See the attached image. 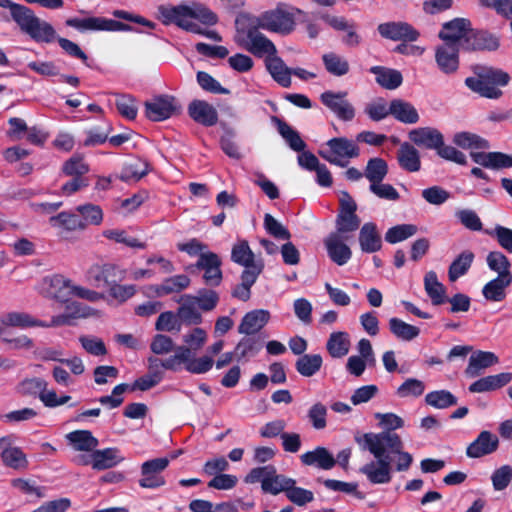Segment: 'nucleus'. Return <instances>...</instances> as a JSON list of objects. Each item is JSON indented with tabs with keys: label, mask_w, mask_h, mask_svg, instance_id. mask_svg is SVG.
I'll return each mask as SVG.
<instances>
[{
	"label": "nucleus",
	"mask_w": 512,
	"mask_h": 512,
	"mask_svg": "<svg viewBox=\"0 0 512 512\" xmlns=\"http://www.w3.org/2000/svg\"><path fill=\"white\" fill-rule=\"evenodd\" d=\"M375 417L387 430L380 433L357 432L354 440L362 451H369L376 459L362 466L360 472L366 475L372 484H386L392 479V456H398L395 467L397 471H407L413 462V457L410 453L403 451L404 444L401 437L393 432L404 426L403 419L394 413H376Z\"/></svg>",
	"instance_id": "nucleus-1"
},
{
	"label": "nucleus",
	"mask_w": 512,
	"mask_h": 512,
	"mask_svg": "<svg viewBox=\"0 0 512 512\" xmlns=\"http://www.w3.org/2000/svg\"><path fill=\"white\" fill-rule=\"evenodd\" d=\"M250 15H241L236 19L234 42L257 58L277 54L275 44L260 30Z\"/></svg>",
	"instance_id": "nucleus-2"
},
{
	"label": "nucleus",
	"mask_w": 512,
	"mask_h": 512,
	"mask_svg": "<svg viewBox=\"0 0 512 512\" xmlns=\"http://www.w3.org/2000/svg\"><path fill=\"white\" fill-rule=\"evenodd\" d=\"M0 7L8 8L12 20L34 41L51 43L56 38L53 26L37 17L31 8L11 0H0Z\"/></svg>",
	"instance_id": "nucleus-3"
},
{
	"label": "nucleus",
	"mask_w": 512,
	"mask_h": 512,
	"mask_svg": "<svg viewBox=\"0 0 512 512\" xmlns=\"http://www.w3.org/2000/svg\"><path fill=\"white\" fill-rule=\"evenodd\" d=\"M472 71L475 77L465 79V85L475 93L489 99H498L502 96V91L497 86H506L510 81V76L502 69L474 65Z\"/></svg>",
	"instance_id": "nucleus-4"
},
{
	"label": "nucleus",
	"mask_w": 512,
	"mask_h": 512,
	"mask_svg": "<svg viewBox=\"0 0 512 512\" xmlns=\"http://www.w3.org/2000/svg\"><path fill=\"white\" fill-rule=\"evenodd\" d=\"M300 13L301 10L297 8L279 4L274 9L264 11L258 16H251V18L263 30L286 36L295 30L296 15Z\"/></svg>",
	"instance_id": "nucleus-5"
},
{
	"label": "nucleus",
	"mask_w": 512,
	"mask_h": 512,
	"mask_svg": "<svg viewBox=\"0 0 512 512\" xmlns=\"http://www.w3.org/2000/svg\"><path fill=\"white\" fill-rule=\"evenodd\" d=\"M328 150H319V155L331 164L346 167L348 159L360 154L357 144L346 137H335L327 141Z\"/></svg>",
	"instance_id": "nucleus-6"
},
{
	"label": "nucleus",
	"mask_w": 512,
	"mask_h": 512,
	"mask_svg": "<svg viewBox=\"0 0 512 512\" xmlns=\"http://www.w3.org/2000/svg\"><path fill=\"white\" fill-rule=\"evenodd\" d=\"M190 13V6L184 4L177 6L159 5L157 7V19L164 25L175 24L188 32L195 34L203 33L200 25L189 19Z\"/></svg>",
	"instance_id": "nucleus-7"
},
{
	"label": "nucleus",
	"mask_w": 512,
	"mask_h": 512,
	"mask_svg": "<svg viewBox=\"0 0 512 512\" xmlns=\"http://www.w3.org/2000/svg\"><path fill=\"white\" fill-rule=\"evenodd\" d=\"M73 315L69 313L53 316L50 322H44L33 318L30 314L25 312H10L3 316L1 322L5 326L13 327H60L64 325H71Z\"/></svg>",
	"instance_id": "nucleus-8"
},
{
	"label": "nucleus",
	"mask_w": 512,
	"mask_h": 512,
	"mask_svg": "<svg viewBox=\"0 0 512 512\" xmlns=\"http://www.w3.org/2000/svg\"><path fill=\"white\" fill-rule=\"evenodd\" d=\"M346 97V91L334 92L328 90L320 95V101L333 112L339 120L349 122L354 119L356 110Z\"/></svg>",
	"instance_id": "nucleus-9"
},
{
	"label": "nucleus",
	"mask_w": 512,
	"mask_h": 512,
	"mask_svg": "<svg viewBox=\"0 0 512 512\" xmlns=\"http://www.w3.org/2000/svg\"><path fill=\"white\" fill-rule=\"evenodd\" d=\"M472 24L466 18H454L445 22L439 32V38L444 44L452 45L464 50V40L470 35Z\"/></svg>",
	"instance_id": "nucleus-10"
},
{
	"label": "nucleus",
	"mask_w": 512,
	"mask_h": 512,
	"mask_svg": "<svg viewBox=\"0 0 512 512\" xmlns=\"http://www.w3.org/2000/svg\"><path fill=\"white\" fill-rule=\"evenodd\" d=\"M65 24L80 31H128L131 27L120 21L103 17L69 18Z\"/></svg>",
	"instance_id": "nucleus-11"
},
{
	"label": "nucleus",
	"mask_w": 512,
	"mask_h": 512,
	"mask_svg": "<svg viewBox=\"0 0 512 512\" xmlns=\"http://www.w3.org/2000/svg\"><path fill=\"white\" fill-rule=\"evenodd\" d=\"M169 459L166 457L155 458L141 465V478L139 485L142 488L155 489L165 485L162 472L168 467Z\"/></svg>",
	"instance_id": "nucleus-12"
},
{
	"label": "nucleus",
	"mask_w": 512,
	"mask_h": 512,
	"mask_svg": "<svg viewBox=\"0 0 512 512\" xmlns=\"http://www.w3.org/2000/svg\"><path fill=\"white\" fill-rule=\"evenodd\" d=\"M377 31L382 38L392 41L415 42L420 37V32L404 21L381 23L378 25Z\"/></svg>",
	"instance_id": "nucleus-13"
},
{
	"label": "nucleus",
	"mask_w": 512,
	"mask_h": 512,
	"mask_svg": "<svg viewBox=\"0 0 512 512\" xmlns=\"http://www.w3.org/2000/svg\"><path fill=\"white\" fill-rule=\"evenodd\" d=\"M179 111L180 106L173 96L161 95L145 102V114L151 121H163Z\"/></svg>",
	"instance_id": "nucleus-14"
},
{
	"label": "nucleus",
	"mask_w": 512,
	"mask_h": 512,
	"mask_svg": "<svg viewBox=\"0 0 512 512\" xmlns=\"http://www.w3.org/2000/svg\"><path fill=\"white\" fill-rule=\"evenodd\" d=\"M221 265L220 257L214 252L207 251L200 254L194 266L204 271L203 279L206 285L215 287L220 285L223 278Z\"/></svg>",
	"instance_id": "nucleus-15"
},
{
	"label": "nucleus",
	"mask_w": 512,
	"mask_h": 512,
	"mask_svg": "<svg viewBox=\"0 0 512 512\" xmlns=\"http://www.w3.org/2000/svg\"><path fill=\"white\" fill-rule=\"evenodd\" d=\"M42 285L44 294L48 298L59 302H67L72 296V282L63 275L47 276L43 279Z\"/></svg>",
	"instance_id": "nucleus-16"
},
{
	"label": "nucleus",
	"mask_w": 512,
	"mask_h": 512,
	"mask_svg": "<svg viewBox=\"0 0 512 512\" xmlns=\"http://www.w3.org/2000/svg\"><path fill=\"white\" fill-rule=\"evenodd\" d=\"M97 288H110L125 278V271L112 263L94 265L89 271Z\"/></svg>",
	"instance_id": "nucleus-17"
},
{
	"label": "nucleus",
	"mask_w": 512,
	"mask_h": 512,
	"mask_svg": "<svg viewBox=\"0 0 512 512\" xmlns=\"http://www.w3.org/2000/svg\"><path fill=\"white\" fill-rule=\"evenodd\" d=\"M345 240H348V237L339 233H330L324 240L329 258L339 266L346 264L352 256L351 249L344 243Z\"/></svg>",
	"instance_id": "nucleus-18"
},
{
	"label": "nucleus",
	"mask_w": 512,
	"mask_h": 512,
	"mask_svg": "<svg viewBox=\"0 0 512 512\" xmlns=\"http://www.w3.org/2000/svg\"><path fill=\"white\" fill-rule=\"evenodd\" d=\"M187 112L191 119L205 127L214 126L218 122L216 108L204 100L195 99L191 101Z\"/></svg>",
	"instance_id": "nucleus-19"
},
{
	"label": "nucleus",
	"mask_w": 512,
	"mask_h": 512,
	"mask_svg": "<svg viewBox=\"0 0 512 512\" xmlns=\"http://www.w3.org/2000/svg\"><path fill=\"white\" fill-rule=\"evenodd\" d=\"M499 447L498 437L490 431H482L478 437L469 444L466 455L469 458H480L494 453Z\"/></svg>",
	"instance_id": "nucleus-20"
},
{
	"label": "nucleus",
	"mask_w": 512,
	"mask_h": 512,
	"mask_svg": "<svg viewBox=\"0 0 512 512\" xmlns=\"http://www.w3.org/2000/svg\"><path fill=\"white\" fill-rule=\"evenodd\" d=\"M470 157L476 164L494 170L512 167V155L502 152H470Z\"/></svg>",
	"instance_id": "nucleus-21"
},
{
	"label": "nucleus",
	"mask_w": 512,
	"mask_h": 512,
	"mask_svg": "<svg viewBox=\"0 0 512 512\" xmlns=\"http://www.w3.org/2000/svg\"><path fill=\"white\" fill-rule=\"evenodd\" d=\"M461 48L442 44L435 50L438 68L445 74H454L459 68V50Z\"/></svg>",
	"instance_id": "nucleus-22"
},
{
	"label": "nucleus",
	"mask_w": 512,
	"mask_h": 512,
	"mask_svg": "<svg viewBox=\"0 0 512 512\" xmlns=\"http://www.w3.org/2000/svg\"><path fill=\"white\" fill-rule=\"evenodd\" d=\"M499 45L498 37L483 30L472 29L470 35L464 40L465 51H495L499 48Z\"/></svg>",
	"instance_id": "nucleus-23"
},
{
	"label": "nucleus",
	"mask_w": 512,
	"mask_h": 512,
	"mask_svg": "<svg viewBox=\"0 0 512 512\" xmlns=\"http://www.w3.org/2000/svg\"><path fill=\"white\" fill-rule=\"evenodd\" d=\"M177 302L180 304L177 309V316L180 319L181 324L183 323L190 326L202 323L203 318L195 304L194 295L184 294L177 300Z\"/></svg>",
	"instance_id": "nucleus-24"
},
{
	"label": "nucleus",
	"mask_w": 512,
	"mask_h": 512,
	"mask_svg": "<svg viewBox=\"0 0 512 512\" xmlns=\"http://www.w3.org/2000/svg\"><path fill=\"white\" fill-rule=\"evenodd\" d=\"M410 140L417 146L437 150L442 144L443 134L436 128L421 127L409 133Z\"/></svg>",
	"instance_id": "nucleus-25"
},
{
	"label": "nucleus",
	"mask_w": 512,
	"mask_h": 512,
	"mask_svg": "<svg viewBox=\"0 0 512 512\" xmlns=\"http://www.w3.org/2000/svg\"><path fill=\"white\" fill-rule=\"evenodd\" d=\"M270 313L267 310L257 309L244 315L238 332L240 334L252 335L259 332L269 321Z\"/></svg>",
	"instance_id": "nucleus-26"
},
{
	"label": "nucleus",
	"mask_w": 512,
	"mask_h": 512,
	"mask_svg": "<svg viewBox=\"0 0 512 512\" xmlns=\"http://www.w3.org/2000/svg\"><path fill=\"white\" fill-rule=\"evenodd\" d=\"M265 66L273 80L279 85L285 88L291 86L292 69L287 67L284 61L277 54L266 57Z\"/></svg>",
	"instance_id": "nucleus-27"
},
{
	"label": "nucleus",
	"mask_w": 512,
	"mask_h": 512,
	"mask_svg": "<svg viewBox=\"0 0 512 512\" xmlns=\"http://www.w3.org/2000/svg\"><path fill=\"white\" fill-rule=\"evenodd\" d=\"M498 362L499 359L493 352L476 351L469 358L465 374L471 378L477 377L480 375L481 370L491 367Z\"/></svg>",
	"instance_id": "nucleus-28"
},
{
	"label": "nucleus",
	"mask_w": 512,
	"mask_h": 512,
	"mask_svg": "<svg viewBox=\"0 0 512 512\" xmlns=\"http://www.w3.org/2000/svg\"><path fill=\"white\" fill-rule=\"evenodd\" d=\"M512 381V373L503 372L497 375H489L473 382L469 386L471 393H483L499 389Z\"/></svg>",
	"instance_id": "nucleus-29"
},
{
	"label": "nucleus",
	"mask_w": 512,
	"mask_h": 512,
	"mask_svg": "<svg viewBox=\"0 0 512 512\" xmlns=\"http://www.w3.org/2000/svg\"><path fill=\"white\" fill-rule=\"evenodd\" d=\"M359 244L365 253H374L382 247L381 235L373 222L365 223L359 232Z\"/></svg>",
	"instance_id": "nucleus-30"
},
{
	"label": "nucleus",
	"mask_w": 512,
	"mask_h": 512,
	"mask_svg": "<svg viewBox=\"0 0 512 512\" xmlns=\"http://www.w3.org/2000/svg\"><path fill=\"white\" fill-rule=\"evenodd\" d=\"M396 158L399 166L407 172H418L421 168L419 151L408 142L400 145Z\"/></svg>",
	"instance_id": "nucleus-31"
},
{
	"label": "nucleus",
	"mask_w": 512,
	"mask_h": 512,
	"mask_svg": "<svg viewBox=\"0 0 512 512\" xmlns=\"http://www.w3.org/2000/svg\"><path fill=\"white\" fill-rule=\"evenodd\" d=\"M300 458L304 465L316 466L323 470H330L336 464V459L325 447H317L302 454Z\"/></svg>",
	"instance_id": "nucleus-32"
},
{
	"label": "nucleus",
	"mask_w": 512,
	"mask_h": 512,
	"mask_svg": "<svg viewBox=\"0 0 512 512\" xmlns=\"http://www.w3.org/2000/svg\"><path fill=\"white\" fill-rule=\"evenodd\" d=\"M271 121L276 125L278 133L293 151L301 152L305 150L307 145L297 130L293 129L287 122L277 116H272Z\"/></svg>",
	"instance_id": "nucleus-33"
},
{
	"label": "nucleus",
	"mask_w": 512,
	"mask_h": 512,
	"mask_svg": "<svg viewBox=\"0 0 512 512\" xmlns=\"http://www.w3.org/2000/svg\"><path fill=\"white\" fill-rule=\"evenodd\" d=\"M66 440L75 451H94L99 441L89 430H75L66 435Z\"/></svg>",
	"instance_id": "nucleus-34"
},
{
	"label": "nucleus",
	"mask_w": 512,
	"mask_h": 512,
	"mask_svg": "<svg viewBox=\"0 0 512 512\" xmlns=\"http://www.w3.org/2000/svg\"><path fill=\"white\" fill-rule=\"evenodd\" d=\"M390 113L399 122L415 124L419 121V114L416 108L402 99H393L390 102Z\"/></svg>",
	"instance_id": "nucleus-35"
},
{
	"label": "nucleus",
	"mask_w": 512,
	"mask_h": 512,
	"mask_svg": "<svg viewBox=\"0 0 512 512\" xmlns=\"http://www.w3.org/2000/svg\"><path fill=\"white\" fill-rule=\"evenodd\" d=\"M369 71L376 76V82L385 89L394 90L402 84L403 77L398 70L383 66H373Z\"/></svg>",
	"instance_id": "nucleus-36"
},
{
	"label": "nucleus",
	"mask_w": 512,
	"mask_h": 512,
	"mask_svg": "<svg viewBox=\"0 0 512 512\" xmlns=\"http://www.w3.org/2000/svg\"><path fill=\"white\" fill-rule=\"evenodd\" d=\"M503 276L496 277L484 285L482 294L486 300L500 302L506 298V288L511 285L512 279Z\"/></svg>",
	"instance_id": "nucleus-37"
},
{
	"label": "nucleus",
	"mask_w": 512,
	"mask_h": 512,
	"mask_svg": "<svg viewBox=\"0 0 512 512\" xmlns=\"http://www.w3.org/2000/svg\"><path fill=\"white\" fill-rule=\"evenodd\" d=\"M424 287L433 305L438 306L446 302V288L438 281L437 274L434 271L426 273Z\"/></svg>",
	"instance_id": "nucleus-38"
},
{
	"label": "nucleus",
	"mask_w": 512,
	"mask_h": 512,
	"mask_svg": "<svg viewBox=\"0 0 512 512\" xmlns=\"http://www.w3.org/2000/svg\"><path fill=\"white\" fill-rule=\"evenodd\" d=\"M349 335L346 332H333L330 334L326 349L331 357L342 358L348 354L350 349Z\"/></svg>",
	"instance_id": "nucleus-39"
},
{
	"label": "nucleus",
	"mask_w": 512,
	"mask_h": 512,
	"mask_svg": "<svg viewBox=\"0 0 512 512\" xmlns=\"http://www.w3.org/2000/svg\"><path fill=\"white\" fill-rule=\"evenodd\" d=\"M118 448H106L102 450H94V470H106L116 466L123 461Z\"/></svg>",
	"instance_id": "nucleus-40"
},
{
	"label": "nucleus",
	"mask_w": 512,
	"mask_h": 512,
	"mask_svg": "<svg viewBox=\"0 0 512 512\" xmlns=\"http://www.w3.org/2000/svg\"><path fill=\"white\" fill-rule=\"evenodd\" d=\"M322 364L320 354H304L296 360L295 369L303 377H312L320 371Z\"/></svg>",
	"instance_id": "nucleus-41"
},
{
	"label": "nucleus",
	"mask_w": 512,
	"mask_h": 512,
	"mask_svg": "<svg viewBox=\"0 0 512 512\" xmlns=\"http://www.w3.org/2000/svg\"><path fill=\"white\" fill-rule=\"evenodd\" d=\"M453 143L462 149L488 150L491 145L488 140L471 132H458L453 136Z\"/></svg>",
	"instance_id": "nucleus-42"
},
{
	"label": "nucleus",
	"mask_w": 512,
	"mask_h": 512,
	"mask_svg": "<svg viewBox=\"0 0 512 512\" xmlns=\"http://www.w3.org/2000/svg\"><path fill=\"white\" fill-rule=\"evenodd\" d=\"M474 257V253L470 250H464L461 252L449 266V280L454 282L461 276L465 275L470 269Z\"/></svg>",
	"instance_id": "nucleus-43"
},
{
	"label": "nucleus",
	"mask_w": 512,
	"mask_h": 512,
	"mask_svg": "<svg viewBox=\"0 0 512 512\" xmlns=\"http://www.w3.org/2000/svg\"><path fill=\"white\" fill-rule=\"evenodd\" d=\"M149 169L150 164L146 160L136 159L123 167L119 179L124 182H137L148 174Z\"/></svg>",
	"instance_id": "nucleus-44"
},
{
	"label": "nucleus",
	"mask_w": 512,
	"mask_h": 512,
	"mask_svg": "<svg viewBox=\"0 0 512 512\" xmlns=\"http://www.w3.org/2000/svg\"><path fill=\"white\" fill-rule=\"evenodd\" d=\"M387 174L388 164L384 159L375 157L368 160L364 176L369 180L370 185L382 182Z\"/></svg>",
	"instance_id": "nucleus-45"
},
{
	"label": "nucleus",
	"mask_w": 512,
	"mask_h": 512,
	"mask_svg": "<svg viewBox=\"0 0 512 512\" xmlns=\"http://www.w3.org/2000/svg\"><path fill=\"white\" fill-rule=\"evenodd\" d=\"M52 226L63 227L68 231L84 230L85 223L79 214L63 211L49 219Z\"/></svg>",
	"instance_id": "nucleus-46"
},
{
	"label": "nucleus",
	"mask_w": 512,
	"mask_h": 512,
	"mask_svg": "<svg viewBox=\"0 0 512 512\" xmlns=\"http://www.w3.org/2000/svg\"><path fill=\"white\" fill-rule=\"evenodd\" d=\"M390 332L398 339L411 341L420 334V329L403 320L393 317L389 320Z\"/></svg>",
	"instance_id": "nucleus-47"
},
{
	"label": "nucleus",
	"mask_w": 512,
	"mask_h": 512,
	"mask_svg": "<svg viewBox=\"0 0 512 512\" xmlns=\"http://www.w3.org/2000/svg\"><path fill=\"white\" fill-rule=\"evenodd\" d=\"M322 60L327 72L334 76H344L349 72V62L334 52L324 54Z\"/></svg>",
	"instance_id": "nucleus-48"
},
{
	"label": "nucleus",
	"mask_w": 512,
	"mask_h": 512,
	"mask_svg": "<svg viewBox=\"0 0 512 512\" xmlns=\"http://www.w3.org/2000/svg\"><path fill=\"white\" fill-rule=\"evenodd\" d=\"M488 267L498 273L497 277L504 275L505 278L512 279V273L510 271L511 263L509 259L500 251H492L487 255L486 258Z\"/></svg>",
	"instance_id": "nucleus-49"
},
{
	"label": "nucleus",
	"mask_w": 512,
	"mask_h": 512,
	"mask_svg": "<svg viewBox=\"0 0 512 512\" xmlns=\"http://www.w3.org/2000/svg\"><path fill=\"white\" fill-rule=\"evenodd\" d=\"M296 481L292 478L286 477L283 474H277L274 468V475L270 476L269 480L263 483V492L277 495L281 492L286 493L290 485H295Z\"/></svg>",
	"instance_id": "nucleus-50"
},
{
	"label": "nucleus",
	"mask_w": 512,
	"mask_h": 512,
	"mask_svg": "<svg viewBox=\"0 0 512 512\" xmlns=\"http://www.w3.org/2000/svg\"><path fill=\"white\" fill-rule=\"evenodd\" d=\"M1 459L5 466L19 470L28 466L26 455L19 447H6L1 452Z\"/></svg>",
	"instance_id": "nucleus-51"
},
{
	"label": "nucleus",
	"mask_w": 512,
	"mask_h": 512,
	"mask_svg": "<svg viewBox=\"0 0 512 512\" xmlns=\"http://www.w3.org/2000/svg\"><path fill=\"white\" fill-rule=\"evenodd\" d=\"M425 402L435 408L444 409L457 404V398L447 390H438L428 393Z\"/></svg>",
	"instance_id": "nucleus-52"
},
{
	"label": "nucleus",
	"mask_w": 512,
	"mask_h": 512,
	"mask_svg": "<svg viewBox=\"0 0 512 512\" xmlns=\"http://www.w3.org/2000/svg\"><path fill=\"white\" fill-rule=\"evenodd\" d=\"M231 260L241 266H249L250 263L257 261L246 240L234 244L231 251Z\"/></svg>",
	"instance_id": "nucleus-53"
},
{
	"label": "nucleus",
	"mask_w": 512,
	"mask_h": 512,
	"mask_svg": "<svg viewBox=\"0 0 512 512\" xmlns=\"http://www.w3.org/2000/svg\"><path fill=\"white\" fill-rule=\"evenodd\" d=\"M76 211L85 223L88 225H100L103 220V212L100 206L95 204H84L76 207Z\"/></svg>",
	"instance_id": "nucleus-54"
},
{
	"label": "nucleus",
	"mask_w": 512,
	"mask_h": 512,
	"mask_svg": "<svg viewBox=\"0 0 512 512\" xmlns=\"http://www.w3.org/2000/svg\"><path fill=\"white\" fill-rule=\"evenodd\" d=\"M417 226L413 224L396 225L388 229L385 240L391 244L404 241L417 233Z\"/></svg>",
	"instance_id": "nucleus-55"
},
{
	"label": "nucleus",
	"mask_w": 512,
	"mask_h": 512,
	"mask_svg": "<svg viewBox=\"0 0 512 512\" xmlns=\"http://www.w3.org/2000/svg\"><path fill=\"white\" fill-rule=\"evenodd\" d=\"M194 299L195 304L200 310L209 312L216 308L219 302V295L214 290L202 288L194 296Z\"/></svg>",
	"instance_id": "nucleus-56"
},
{
	"label": "nucleus",
	"mask_w": 512,
	"mask_h": 512,
	"mask_svg": "<svg viewBox=\"0 0 512 512\" xmlns=\"http://www.w3.org/2000/svg\"><path fill=\"white\" fill-rule=\"evenodd\" d=\"M361 220L357 214H338L336 217V231L341 236L346 233L356 231L360 226Z\"/></svg>",
	"instance_id": "nucleus-57"
},
{
	"label": "nucleus",
	"mask_w": 512,
	"mask_h": 512,
	"mask_svg": "<svg viewBox=\"0 0 512 512\" xmlns=\"http://www.w3.org/2000/svg\"><path fill=\"white\" fill-rule=\"evenodd\" d=\"M485 233L495 238L501 248L512 254V229L496 225L494 229H486Z\"/></svg>",
	"instance_id": "nucleus-58"
},
{
	"label": "nucleus",
	"mask_w": 512,
	"mask_h": 512,
	"mask_svg": "<svg viewBox=\"0 0 512 512\" xmlns=\"http://www.w3.org/2000/svg\"><path fill=\"white\" fill-rule=\"evenodd\" d=\"M264 228L268 234L276 239L289 240L291 238L289 230L269 213L264 216Z\"/></svg>",
	"instance_id": "nucleus-59"
},
{
	"label": "nucleus",
	"mask_w": 512,
	"mask_h": 512,
	"mask_svg": "<svg viewBox=\"0 0 512 512\" xmlns=\"http://www.w3.org/2000/svg\"><path fill=\"white\" fill-rule=\"evenodd\" d=\"M155 328L158 331L171 332L175 330L179 332L181 330V322L177 316V313L174 314L171 311H166L159 315L155 323Z\"/></svg>",
	"instance_id": "nucleus-60"
},
{
	"label": "nucleus",
	"mask_w": 512,
	"mask_h": 512,
	"mask_svg": "<svg viewBox=\"0 0 512 512\" xmlns=\"http://www.w3.org/2000/svg\"><path fill=\"white\" fill-rule=\"evenodd\" d=\"M285 495L287 499L298 506H305L306 504L312 502L314 500V494L312 491L297 487L295 485H290Z\"/></svg>",
	"instance_id": "nucleus-61"
},
{
	"label": "nucleus",
	"mask_w": 512,
	"mask_h": 512,
	"mask_svg": "<svg viewBox=\"0 0 512 512\" xmlns=\"http://www.w3.org/2000/svg\"><path fill=\"white\" fill-rule=\"evenodd\" d=\"M197 82L203 90L210 93L224 95L230 93L229 89L222 87L221 84L207 72L199 71L197 73Z\"/></svg>",
	"instance_id": "nucleus-62"
},
{
	"label": "nucleus",
	"mask_w": 512,
	"mask_h": 512,
	"mask_svg": "<svg viewBox=\"0 0 512 512\" xmlns=\"http://www.w3.org/2000/svg\"><path fill=\"white\" fill-rule=\"evenodd\" d=\"M115 105L118 112L129 120H134L137 116V107L135 100L130 95H118L116 94Z\"/></svg>",
	"instance_id": "nucleus-63"
},
{
	"label": "nucleus",
	"mask_w": 512,
	"mask_h": 512,
	"mask_svg": "<svg viewBox=\"0 0 512 512\" xmlns=\"http://www.w3.org/2000/svg\"><path fill=\"white\" fill-rule=\"evenodd\" d=\"M512 479V467L510 465H503L496 469L492 476V484L495 490H504Z\"/></svg>",
	"instance_id": "nucleus-64"
}]
</instances>
